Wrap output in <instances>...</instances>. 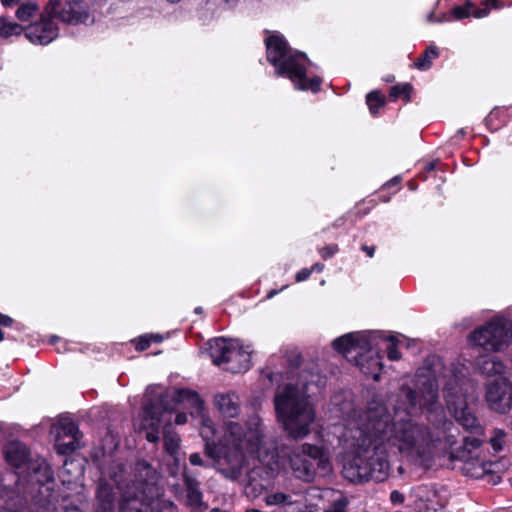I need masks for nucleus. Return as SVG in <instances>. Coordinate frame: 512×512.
I'll list each match as a JSON object with an SVG mask.
<instances>
[{
    "instance_id": "f704fd0d",
    "label": "nucleus",
    "mask_w": 512,
    "mask_h": 512,
    "mask_svg": "<svg viewBox=\"0 0 512 512\" xmlns=\"http://www.w3.org/2000/svg\"><path fill=\"white\" fill-rule=\"evenodd\" d=\"M338 251L337 245H329L319 250L324 259L332 257Z\"/></svg>"
},
{
    "instance_id": "f3484780",
    "label": "nucleus",
    "mask_w": 512,
    "mask_h": 512,
    "mask_svg": "<svg viewBox=\"0 0 512 512\" xmlns=\"http://www.w3.org/2000/svg\"><path fill=\"white\" fill-rule=\"evenodd\" d=\"M183 480L186 489V505L192 510H203L206 507L202 501L203 494L200 490V484L198 480L186 471L183 472Z\"/></svg>"
},
{
    "instance_id": "79ce46f5",
    "label": "nucleus",
    "mask_w": 512,
    "mask_h": 512,
    "mask_svg": "<svg viewBox=\"0 0 512 512\" xmlns=\"http://www.w3.org/2000/svg\"><path fill=\"white\" fill-rule=\"evenodd\" d=\"M187 420H188L187 414L184 412H181L176 415L175 423L177 425H183L187 422Z\"/></svg>"
},
{
    "instance_id": "f257e3e1",
    "label": "nucleus",
    "mask_w": 512,
    "mask_h": 512,
    "mask_svg": "<svg viewBox=\"0 0 512 512\" xmlns=\"http://www.w3.org/2000/svg\"><path fill=\"white\" fill-rule=\"evenodd\" d=\"M463 370L446 369L440 358L432 356L417 371L419 391L409 390L406 397L411 406L428 412L433 431L425 424L401 418L378 400L369 402L366 410L349 423L343 434L347 450L343 459V477L352 483L382 482L390 472V452L397 451L417 464L426 465L443 444L452 445L455 428L438 403L440 384L447 408L455 420L466 430L478 429V420L467 401V380Z\"/></svg>"
},
{
    "instance_id": "7ed1b4c3",
    "label": "nucleus",
    "mask_w": 512,
    "mask_h": 512,
    "mask_svg": "<svg viewBox=\"0 0 512 512\" xmlns=\"http://www.w3.org/2000/svg\"><path fill=\"white\" fill-rule=\"evenodd\" d=\"M326 379L318 371L304 370L299 382L279 387L274 397L275 411L284 431L293 439H303L311 432L316 411L310 398L321 392Z\"/></svg>"
},
{
    "instance_id": "9d476101",
    "label": "nucleus",
    "mask_w": 512,
    "mask_h": 512,
    "mask_svg": "<svg viewBox=\"0 0 512 512\" xmlns=\"http://www.w3.org/2000/svg\"><path fill=\"white\" fill-rule=\"evenodd\" d=\"M378 337L379 333L377 332L348 333L335 339L333 347L345 357L353 358L356 365L360 366L362 371L368 374L370 371L365 369L363 357L372 350ZM371 373L373 372L371 371Z\"/></svg>"
},
{
    "instance_id": "58836bf2",
    "label": "nucleus",
    "mask_w": 512,
    "mask_h": 512,
    "mask_svg": "<svg viewBox=\"0 0 512 512\" xmlns=\"http://www.w3.org/2000/svg\"><path fill=\"white\" fill-rule=\"evenodd\" d=\"M149 344H150V337L143 336L137 342L136 348H137V350L143 351L149 347Z\"/></svg>"
},
{
    "instance_id": "393cba45",
    "label": "nucleus",
    "mask_w": 512,
    "mask_h": 512,
    "mask_svg": "<svg viewBox=\"0 0 512 512\" xmlns=\"http://www.w3.org/2000/svg\"><path fill=\"white\" fill-rule=\"evenodd\" d=\"M39 12V6L33 1L21 3L16 11V17L20 22L30 21Z\"/></svg>"
},
{
    "instance_id": "aec40b11",
    "label": "nucleus",
    "mask_w": 512,
    "mask_h": 512,
    "mask_svg": "<svg viewBox=\"0 0 512 512\" xmlns=\"http://www.w3.org/2000/svg\"><path fill=\"white\" fill-rule=\"evenodd\" d=\"M264 501L267 506H280L287 512H294L298 508V502L290 494L283 492L270 493L265 496Z\"/></svg>"
},
{
    "instance_id": "ddd939ff",
    "label": "nucleus",
    "mask_w": 512,
    "mask_h": 512,
    "mask_svg": "<svg viewBox=\"0 0 512 512\" xmlns=\"http://www.w3.org/2000/svg\"><path fill=\"white\" fill-rule=\"evenodd\" d=\"M162 400L155 403L147 402L143 408L142 428L146 431V439L156 443L160 439V426L163 414Z\"/></svg>"
},
{
    "instance_id": "6ab92c4d",
    "label": "nucleus",
    "mask_w": 512,
    "mask_h": 512,
    "mask_svg": "<svg viewBox=\"0 0 512 512\" xmlns=\"http://www.w3.org/2000/svg\"><path fill=\"white\" fill-rule=\"evenodd\" d=\"M108 467L102 472L103 478L100 479L98 488H97V501L98 506L96 512H114V494L113 488L110 483H108L105 477H109L108 475H104V472L107 471Z\"/></svg>"
},
{
    "instance_id": "f03ea898",
    "label": "nucleus",
    "mask_w": 512,
    "mask_h": 512,
    "mask_svg": "<svg viewBox=\"0 0 512 512\" xmlns=\"http://www.w3.org/2000/svg\"><path fill=\"white\" fill-rule=\"evenodd\" d=\"M174 401L192 409L191 415L200 419V434L205 440V454L213 459L214 466L226 479L237 481L243 474L247 455L259 457L263 445L264 429L258 415L251 416L243 427L234 421L225 425L222 439L213 440L215 429L210 417L205 413L204 401L199 394L190 389L175 392Z\"/></svg>"
},
{
    "instance_id": "b1692460",
    "label": "nucleus",
    "mask_w": 512,
    "mask_h": 512,
    "mask_svg": "<svg viewBox=\"0 0 512 512\" xmlns=\"http://www.w3.org/2000/svg\"><path fill=\"white\" fill-rule=\"evenodd\" d=\"M24 28L22 25L12 21L7 17H0V37L8 38L22 34Z\"/></svg>"
},
{
    "instance_id": "3c124183",
    "label": "nucleus",
    "mask_w": 512,
    "mask_h": 512,
    "mask_svg": "<svg viewBox=\"0 0 512 512\" xmlns=\"http://www.w3.org/2000/svg\"><path fill=\"white\" fill-rule=\"evenodd\" d=\"M195 312H196L197 314L202 313V308H201V307H197V308H195Z\"/></svg>"
},
{
    "instance_id": "a878e982",
    "label": "nucleus",
    "mask_w": 512,
    "mask_h": 512,
    "mask_svg": "<svg viewBox=\"0 0 512 512\" xmlns=\"http://www.w3.org/2000/svg\"><path fill=\"white\" fill-rule=\"evenodd\" d=\"M163 439L166 452L175 456L179 449L180 437L176 432L170 429V425L164 430Z\"/></svg>"
},
{
    "instance_id": "9b49d317",
    "label": "nucleus",
    "mask_w": 512,
    "mask_h": 512,
    "mask_svg": "<svg viewBox=\"0 0 512 512\" xmlns=\"http://www.w3.org/2000/svg\"><path fill=\"white\" fill-rule=\"evenodd\" d=\"M93 0H49L47 13H54L66 24L78 25L93 21L90 5Z\"/></svg>"
},
{
    "instance_id": "de8ad7c7",
    "label": "nucleus",
    "mask_w": 512,
    "mask_h": 512,
    "mask_svg": "<svg viewBox=\"0 0 512 512\" xmlns=\"http://www.w3.org/2000/svg\"><path fill=\"white\" fill-rule=\"evenodd\" d=\"M371 364L374 366H377L379 369H381V367H382V364L378 359H372Z\"/></svg>"
},
{
    "instance_id": "39448f33",
    "label": "nucleus",
    "mask_w": 512,
    "mask_h": 512,
    "mask_svg": "<svg viewBox=\"0 0 512 512\" xmlns=\"http://www.w3.org/2000/svg\"><path fill=\"white\" fill-rule=\"evenodd\" d=\"M477 365L488 379L485 399L489 407L499 413L509 411L512 408V373H507L504 363L496 357H482Z\"/></svg>"
},
{
    "instance_id": "20e7f679",
    "label": "nucleus",
    "mask_w": 512,
    "mask_h": 512,
    "mask_svg": "<svg viewBox=\"0 0 512 512\" xmlns=\"http://www.w3.org/2000/svg\"><path fill=\"white\" fill-rule=\"evenodd\" d=\"M265 43L267 60L276 68L277 76L288 77L298 90H320L321 78H306V69L311 63L304 53L292 51L283 36L277 33L270 35Z\"/></svg>"
},
{
    "instance_id": "dca6fc26",
    "label": "nucleus",
    "mask_w": 512,
    "mask_h": 512,
    "mask_svg": "<svg viewBox=\"0 0 512 512\" xmlns=\"http://www.w3.org/2000/svg\"><path fill=\"white\" fill-rule=\"evenodd\" d=\"M462 459V471L468 477L480 479L491 472L492 463L481 459L479 454L466 456L464 453Z\"/></svg>"
},
{
    "instance_id": "72a5a7b5",
    "label": "nucleus",
    "mask_w": 512,
    "mask_h": 512,
    "mask_svg": "<svg viewBox=\"0 0 512 512\" xmlns=\"http://www.w3.org/2000/svg\"><path fill=\"white\" fill-rule=\"evenodd\" d=\"M482 441L476 437H467L464 441V449L463 454H466V451L469 455L478 454L477 449L481 446Z\"/></svg>"
},
{
    "instance_id": "c756f323",
    "label": "nucleus",
    "mask_w": 512,
    "mask_h": 512,
    "mask_svg": "<svg viewBox=\"0 0 512 512\" xmlns=\"http://www.w3.org/2000/svg\"><path fill=\"white\" fill-rule=\"evenodd\" d=\"M366 101L372 114H376L385 103L383 96L378 91L368 93Z\"/></svg>"
},
{
    "instance_id": "5fc2aeb1",
    "label": "nucleus",
    "mask_w": 512,
    "mask_h": 512,
    "mask_svg": "<svg viewBox=\"0 0 512 512\" xmlns=\"http://www.w3.org/2000/svg\"><path fill=\"white\" fill-rule=\"evenodd\" d=\"M57 339H58V337H57V336H53V337L51 338V342L53 343V342H54V341H56Z\"/></svg>"
},
{
    "instance_id": "8fccbe9b",
    "label": "nucleus",
    "mask_w": 512,
    "mask_h": 512,
    "mask_svg": "<svg viewBox=\"0 0 512 512\" xmlns=\"http://www.w3.org/2000/svg\"><path fill=\"white\" fill-rule=\"evenodd\" d=\"M245 512H262V511H260L259 509L251 508V509H247Z\"/></svg>"
},
{
    "instance_id": "49530a36",
    "label": "nucleus",
    "mask_w": 512,
    "mask_h": 512,
    "mask_svg": "<svg viewBox=\"0 0 512 512\" xmlns=\"http://www.w3.org/2000/svg\"><path fill=\"white\" fill-rule=\"evenodd\" d=\"M148 337H150V341L153 339L155 342H160L162 341V336L159 335V334H156V335H149Z\"/></svg>"
},
{
    "instance_id": "a211bd4d",
    "label": "nucleus",
    "mask_w": 512,
    "mask_h": 512,
    "mask_svg": "<svg viewBox=\"0 0 512 512\" xmlns=\"http://www.w3.org/2000/svg\"><path fill=\"white\" fill-rule=\"evenodd\" d=\"M4 455L7 463L15 468H20L27 464L29 460V450L19 441H11L4 448Z\"/></svg>"
},
{
    "instance_id": "09e8293b",
    "label": "nucleus",
    "mask_w": 512,
    "mask_h": 512,
    "mask_svg": "<svg viewBox=\"0 0 512 512\" xmlns=\"http://www.w3.org/2000/svg\"><path fill=\"white\" fill-rule=\"evenodd\" d=\"M277 294V291L276 290H272L270 291L268 294H267V298H272L274 295Z\"/></svg>"
},
{
    "instance_id": "a19ab883",
    "label": "nucleus",
    "mask_w": 512,
    "mask_h": 512,
    "mask_svg": "<svg viewBox=\"0 0 512 512\" xmlns=\"http://www.w3.org/2000/svg\"><path fill=\"white\" fill-rule=\"evenodd\" d=\"M13 324V319L8 315L0 313V325L4 327H10Z\"/></svg>"
},
{
    "instance_id": "bb28decb",
    "label": "nucleus",
    "mask_w": 512,
    "mask_h": 512,
    "mask_svg": "<svg viewBox=\"0 0 512 512\" xmlns=\"http://www.w3.org/2000/svg\"><path fill=\"white\" fill-rule=\"evenodd\" d=\"M438 56L439 52L437 47L429 46L425 52L416 60L415 67L423 71L428 70L432 65V61Z\"/></svg>"
},
{
    "instance_id": "1a4fd4ad",
    "label": "nucleus",
    "mask_w": 512,
    "mask_h": 512,
    "mask_svg": "<svg viewBox=\"0 0 512 512\" xmlns=\"http://www.w3.org/2000/svg\"><path fill=\"white\" fill-rule=\"evenodd\" d=\"M470 342L489 352H502L512 343V322L503 316H494L476 328L469 336Z\"/></svg>"
},
{
    "instance_id": "4468645a",
    "label": "nucleus",
    "mask_w": 512,
    "mask_h": 512,
    "mask_svg": "<svg viewBox=\"0 0 512 512\" xmlns=\"http://www.w3.org/2000/svg\"><path fill=\"white\" fill-rule=\"evenodd\" d=\"M480 8H476L471 1H467L462 6H456L452 10V15L455 19L461 20L469 16L475 18H484L489 15L491 9H500L503 5L500 0H484Z\"/></svg>"
},
{
    "instance_id": "412c9836",
    "label": "nucleus",
    "mask_w": 512,
    "mask_h": 512,
    "mask_svg": "<svg viewBox=\"0 0 512 512\" xmlns=\"http://www.w3.org/2000/svg\"><path fill=\"white\" fill-rule=\"evenodd\" d=\"M55 429V438L66 439L82 436L81 432L78 429V426L68 417L60 418Z\"/></svg>"
},
{
    "instance_id": "e433bc0d",
    "label": "nucleus",
    "mask_w": 512,
    "mask_h": 512,
    "mask_svg": "<svg viewBox=\"0 0 512 512\" xmlns=\"http://www.w3.org/2000/svg\"><path fill=\"white\" fill-rule=\"evenodd\" d=\"M390 500L393 504L398 505L404 502V495L397 490H394L390 494Z\"/></svg>"
},
{
    "instance_id": "4be33fe9",
    "label": "nucleus",
    "mask_w": 512,
    "mask_h": 512,
    "mask_svg": "<svg viewBox=\"0 0 512 512\" xmlns=\"http://www.w3.org/2000/svg\"><path fill=\"white\" fill-rule=\"evenodd\" d=\"M18 499V495L12 489H8L6 487H0V509L1 512H23L22 509L16 508L12 510V507L15 505L16 500Z\"/></svg>"
},
{
    "instance_id": "c85d7f7f",
    "label": "nucleus",
    "mask_w": 512,
    "mask_h": 512,
    "mask_svg": "<svg viewBox=\"0 0 512 512\" xmlns=\"http://www.w3.org/2000/svg\"><path fill=\"white\" fill-rule=\"evenodd\" d=\"M349 500L342 494H337L336 497L326 506L325 512H346Z\"/></svg>"
},
{
    "instance_id": "a18cd8bd",
    "label": "nucleus",
    "mask_w": 512,
    "mask_h": 512,
    "mask_svg": "<svg viewBox=\"0 0 512 512\" xmlns=\"http://www.w3.org/2000/svg\"><path fill=\"white\" fill-rule=\"evenodd\" d=\"M323 268H324L323 264L316 263L315 265H313V267L310 270H312V271L316 270V271L320 272L323 270Z\"/></svg>"
},
{
    "instance_id": "6e6d98bb",
    "label": "nucleus",
    "mask_w": 512,
    "mask_h": 512,
    "mask_svg": "<svg viewBox=\"0 0 512 512\" xmlns=\"http://www.w3.org/2000/svg\"><path fill=\"white\" fill-rule=\"evenodd\" d=\"M459 133L464 135V131L462 129L459 131Z\"/></svg>"
},
{
    "instance_id": "7c9ffc66",
    "label": "nucleus",
    "mask_w": 512,
    "mask_h": 512,
    "mask_svg": "<svg viewBox=\"0 0 512 512\" xmlns=\"http://www.w3.org/2000/svg\"><path fill=\"white\" fill-rule=\"evenodd\" d=\"M505 432L501 429H495L493 435L490 438V444L495 452H499L503 449L505 443Z\"/></svg>"
},
{
    "instance_id": "ea45409f",
    "label": "nucleus",
    "mask_w": 512,
    "mask_h": 512,
    "mask_svg": "<svg viewBox=\"0 0 512 512\" xmlns=\"http://www.w3.org/2000/svg\"><path fill=\"white\" fill-rule=\"evenodd\" d=\"M189 461L194 466H204V461L199 453H192L189 457Z\"/></svg>"
},
{
    "instance_id": "2f4dec72",
    "label": "nucleus",
    "mask_w": 512,
    "mask_h": 512,
    "mask_svg": "<svg viewBox=\"0 0 512 512\" xmlns=\"http://www.w3.org/2000/svg\"><path fill=\"white\" fill-rule=\"evenodd\" d=\"M384 340L388 341L390 344L387 347V356L391 361H397L401 358V353L397 349L398 340L394 336L385 337Z\"/></svg>"
},
{
    "instance_id": "603ef678",
    "label": "nucleus",
    "mask_w": 512,
    "mask_h": 512,
    "mask_svg": "<svg viewBox=\"0 0 512 512\" xmlns=\"http://www.w3.org/2000/svg\"><path fill=\"white\" fill-rule=\"evenodd\" d=\"M373 377L375 380H379V375L377 373H373Z\"/></svg>"
},
{
    "instance_id": "2eb2a0df",
    "label": "nucleus",
    "mask_w": 512,
    "mask_h": 512,
    "mask_svg": "<svg viewBox=\"0 0 512 512\" xmlns=\"http://www.w3.org/2000/svg\"><path fill=\"white\" fill-rule=\"evenodd\" d=\"M213 404L223 417L236 418L241 412V400L234 391L217 393Z\"/></svg>"
},
{
    "instance_id": "cd10ccee",
    "label": "nucleus",
    "mask_w": 512,
    "mask_h": 512,
    "mask_svg": "<svg viewBox=\"0 0 512 512\" xmlns=\"http://www.w3.org/2000/svg\"><path fill=\"white\" fill-rule=\"evenodd\" d=\"M81 437L74 438H55V448L59 454L66 455L74 452L79 448V439Z\"/></svg>"
},
{
    "instance_id": "423d86ee",
    "label": "nucleus",
    "mask_w": 512,
    "mask_h": 512,
    "mask_svg": "<svg viewBox=\"0 0 512 512\" xmlns=\"http://www.w3.org/2000/svg\"><path fill=\"white\" fill-rule=\"evenodd\" d=\"M104 475H108L119 489H127L125 494L128 499H137L147 495L159 479L156 469L145 460H140L135 464L131 479L126 478L125 468L118 462H113L108 466Z\"/></svg>"
},
{
    "instance_id": "c9c22d12",
    "label": "nucleus",
    "mask_w": 512,
    "mask_h": 512,
    "mask_svg": "<svg viewBox=\"0 0 512 512\" xmlns=\"http://www.w3.org/2000/svg\"><path fill=\"white\" fill-rule=\"evenodd\" d=\"M35 512H61L59 509H57L53 503L48 500L46 503L41 504Z\"/></svg>"
},
{
    "instance_id": "37998d69",
    "label": "nucleus",
    "mask_w": 512,
    "mask_h": 512,
    "mask_svg": "<svg viewBox=\"0 0 512 512\" xmlns=\"http://www.w3.org/2000/svg\"><path fill=\"white\" fill-rule=\"evenodd\" d=\"M21 0H0V3L5 8H12L20 4Z\"/></svg>"
},
{
    "instance_id": "5701e85b",
    "label": "nucleus",
    "mask_w": 512,
    "mask_h": 512,
    "mask_svg": "<svg viewBox=\"0 0 512 512\" xmlns=\"http://www.w3.org/2000/svg\"><path fill=\"white\" fill-rule=\"evenodd\" d=\"M33 470L35 480L40 483H48L53 480V474L45 460L41 459L32 464L29 469Z\"/></svg>"
},
{
    "instance_id": "6e6552de",
    "label": "nucleus",
    "mask_w": 512,
    "mask_h": 512,
    "mask_svg": "<svg viewBox=\"0 0 512 512\" xmlns=\"http://www.w3.org/2000/svg\"><path fill=\"white\" fill-rule=\"evenodd\" d=\"M212 362L231 373L245 372L250 368L251 350L237 340L216 338L208 342Z\"/></svg>"
},
{
    "instance_id": "0eeeda50",
    "label": "nucleus",
    "mask_w": 512,
    "mask_h": 512,
    "mask_svg": "<svg viewBox=\"0 0 512 512\" xmlns=\"http://www.w3.org/2000/svg\"><path fill=\"white\" fill-rule=\"evenodd\" d=\"M289 462L296 477L304 481H311L314 478L315 466L324 474L331 471L328 452L323 447L309 443L294 447L289 454Z\"/></svg>"
},
{
    "instance_id": "f8f14e48",
    "label": "nucleus",
    "mask_w": 512,
    "mask_h": 512,
    "mask_svg": "<svg viewBox=\"0 0 512 512\" xmlns=\"http://www.w3.org/2000/svg\"><path fill=\"white\" fill-rule=\"evenodd\" d=\"M53 19L65 23L54 13H47L46 6L39 21L32 23L25 30L27 39L33 44L46 45L58 36V27Z\"/></svg>"
},
{
    "instance_id": "c03bdc74",
    "label": "nucleus",
    "mask_w": 512,
    "mask_h": 512,
    "mask_svg": "<svg viewBox=\"0 0 512 512\" xmlns=\"http://www.w3.org/2000/svg\"><path fill=\"white\" fill-rule=\"evenodd\" d=\"M362 250L364 252H366V254L369 256V257H373L374 255V252H375V247L374 246H362Z\"/></svg>"
},
{
    "instance_id": "473e14b6",
    "label": "nucleus",
    "mask_w": 512,
    "mask_h": 512,
    "mask_svg": "<svg viewBox=\"0 0 512 512\" xmlns=\"http://www.w3.org/2000/svg\"><path fill=\"white\" fill-rule=\"evenodd\" d=\"M410 91L409 84L395 85L391 88L389 96L392 100H396L400 96H404L408 100Z\"/></svg>"
},
{
    "instance_id": "4c0bfd02",
    "label": "nucleus",
    "mask_w": 512,
    "mask_h": 512,
    "mask_svg": "<svg viewBox=\"0 0 512 512\" xmlns=\"http://www.w3.org/2000/svg\"><path fill=\"white\" fill-rule=\"evenodd\" d=\"M311 273H312V270H310L308 268H303V269H301L300 271L297 272V274L295 276V279H296L297 282L304 281V280L309 278Z\"/></svg>"
},
{
    "instance_id": "864d4df0",
    "label": "nucleus",
    "mask_w": 512,
    "mask_h": 512,
    "mask_svg": "<svg viewBox=\"0 0 512 512\" xmlns=\"http://www.w3.org/2000/svg\"><path fill=\"white\" fill-rule=\"evenodd\" d=\"M386 80H387L388 82H391V81H393V80H394V77H393V76L388 77Z\"/></svg>"
}]
</instances>
